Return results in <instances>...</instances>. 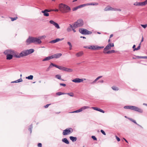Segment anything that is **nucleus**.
<instances>
[{"label": "nucleus", "mask_w": 147, "mask_h": 147, "mask_svg": "<svg viewBox=\"0 0 147 147\" xmlns=\"http://www.w3.org/2000/svg\"><path fill=\"white\" fill-rule=\"evenodd\" d=\"M34 51V50L33 49H30L25 50L21 51V52L19 54H18L17 53H13V55L14 57L16 58H20L21 57H24L26 56L29 54H30Z\"/></svg>", "instance_id": "nucleus-1"}, {"label": "nucleus", "mask_w": 147, "mask_h": 147, "mask_svg": "<svg viewBox=\"0 0 147 147\" xmlns=\"http://www.w3.org/2000/svg\"><path fill=\"white\" fill-rule=\"evenodd\" d=\"M59 11L63 13H67L71 10L70 7L67 5L62 3L59 4Z\"/></svg>", "instance_id": "nucleus-2"}, {"label": "nucleus", "mask_w": 147, "mask_h": 147, "mask_svg": "<svg viewBox=\"0 0 147 147\" xmlns=\"http://www.w3.org/2000/svg\"><path fill=\"white\" fill-rule=\"evenodd\" d=\"M26 42L27 45H28L32 43L40 44L42 43V41L40 39L36 37L29 36L26 40Z\"/></svg>", "instance_id": "nucleus-3"}, {"label": "nucleus", "mask_w": 147, "mask_h": 147, "mask_svg": "<svg viewBox=\"0 0 147 147\" xmlns=\"http://www.w3.org/2000/svg\"><path fill=\"white\" fill-rule=\"evenodd\" d=\"M124 108L125 109H130L133 110L141 113H142L143 112V110L142 109L135 106H126L124 107Z\"/></svg>", "instance_id": "nucleus-4"}, {"label": "nucleus", "mask_w": 147, "mask_h": 147, "mask_svg": "<svg viewBox=\"0 0 147 147\" xmlns=\"http://www.w3.org/2000/svg\"><path fill=\"white\" fill-rule=\"evenodd\" d=\"M84 25V21L83 20L80 19L78 20L76 22H75L73 24V27L74 28L81 27Z\"/></svg>", "instance_id": "nucleus-5"}, {"label": "nucleus", "mask_w": 147, "mask_h": 147, "mask_svg": "<svg viewBox=\"0 0 147 147\" xmlns=\"http://www.w3.org/2000/svg\"><path fill=\"white\" fill-rule=\"evenodd\" d=\"M79 32L82 34L88 35L92 33V32L88 30H87L84 28H80L79 29Z\"/></svg>", "instance_id": "nucleus-6"}, {"label": "nucleus", "mask_w": 147, "mask_h": 147, "mask_svg": "<svg viewBox=\"0 0 147 147\" xmlns=\"http://www.w3.org/2000/svg\"><path fill=\"white\" fill-rule=\"evenodd\" d=\"M73 131V129L71 128H68L63 130V135L65 136L71 133Z\"/></svg>", "instance_id": "nucleus-7"}, {"label": "nucleus", "mask_w": 147, "mask_h": 147, "mask_svg": "<svg viewBox=\"0 0 147 147\" xmlns=\"http://www.w3.org/2000/svg\"><path fill=\"white\" fill-rule=\"evenodd\" d=\"M104 10L105 11H108L109 10L117 11H118V9L112 8L110 6H107L105 8Z\"/></svg>", "instance_id": "nucleus-8"}, {"label": "nucleus", "mask_w": 147, "mask_h": 147, "mask_svg": "<svg viewBox=\"0 0 147 147\" xmlns=\"http://www.w3.org/2000/svg\"><path fill=\"white\" fill-rule=\"evenodd\" d=\"M83 80L78 78H76L72 80V81L75 83H80L83 82Z\"/></svg>", "instance_id": "nucleus-9"}, {"label": "nucleus", "mask_w": 147, "mask_h": 147, "mask_svg": "<svg viewBox=\"0 0 147 147\" xmlns=\"http://www.w3.org/2000/svg\"><path fill=\"white\" fill-rule=\"evenodd\" d=\"M49 22L50 24H52L53 25H54L55 27L57 28H60L58 24L55 22L53 20H51L49 21Z\"/></svg>", "instance_id": "nucleus-10"}, {"label": "nucleus", "mask_w": 147, "mask_h": 147, "mask_svg": "<svg viewBox=\"0 0 147 147\" xmlns=\"http://www.w3.org/2000/svg\"><path fill=\"white\" fill-rule=\"evenodd\" d=\"M62 55V54L61 53H58L54 54L53 55H52V56L53 57V59L58 58L60 57Z\"/></svg>", "instance_id": "nucleus-11"}, {"label": "nucleus", "mask_w": 147, "mask_h": 147, "mask_svg": "<svg viewBox=\"0 0 147 147\" xmlns=\"http://www.w3.org/2000/svg\"><path fill=\"white\" fill-rule=\"evenodd\" d=\"M92 108L94 110H95L98 111H99L100 112H101V113H105V111L103 110H102L100 108H99L98 107H92Z\"/></svg>", "instance_id": "nucleus-12"}, {"label": "nucleus", "mask_w": 147, "mask_h": 147, "mask_svg": "<svg viewBox=\"0 0 147 147\" xmlns=\"http://www.w3.org/2000/svg\"><path fill=\"white\" fill-rule=\"evenodd\" d=\"M63 38H62L61 39H60L59 38H56L55 39L52 40L49 42V43H56L58 41H59L60 40H62Z\"/></svg>", "instance_id": "nucleus-13"}, {"label": "nucleus", "mask_w": 147, "mask_h": 147, "mask_svg": "<svg viewBox=\"0 0 147 147\" xmlns=\"http://www.w3.org/2000/svg\"><path fill=\"white\" fill-rule=\"evenodd\" d=\"M111 46H110V43L109 44L105 47L103 51H106L111 49Z\"/></svg>", "instance_id": "nucleus-14"}, {"label": "nucleus", "mask_w": 147, "mask_h": 147, "mask_svg": "<svg viewBox=\"0 0 147 147\" xmlns=\"http://www.w3.org/2000/svg\"><path fill=\"white\" fill-rule=\"evenodd\" d=\"M41 12L43 13L44 16L47 17L49 16V13L47 12V11L45 9L44 10L42 11Z\"/></svg>", "instance_id": "nucleus-15"}, {"label": "nucleus", "mask_w": 147, "mask_h": 147, "mask_svg": "<svg viewBox=\"0 0 147 147\" xmlns=\"http://www.w3.org/2000/svg\"><path fill=\"white\" fill-rule=\"evenodd\" d=\"M13 56L14 57L13 55L10 54H7L6 55V59L7 60H11L13 58Z\"/></svg>", "instance_id": "nucleus-16"}, {"label": "nucleus", "mask_w": 147, "mask_h": 147, "mask_svg": "<svg viewBox=\"0 0 147 147\" xmlns=\"http://www.w3.org/2000/svg\"><path fill=\"white\" fill-rule=\"evenodd\" d=\"M9 53H11L12 54H13V53L14 54H15V53H15L13 51H11V52H9V51H8V50H6L4 52V53L5 55H7V54H9Z\"/></svg>", "instance_id": "nucleus-17"}, {"label": "nucleus", "mask_w": 147, "mask_h": 147, "mask_svg": "<svg viewBox=\"0 0 147 147\" xmlns=\"http://www.w3.org/2000/svg\"><path fill=\"white\" fill-rule=\"evenodd\" d=\"M62 141L63 142L67 144H69V140L67 138H63L62 139Z\"/></svg>", "instance_id": "nucleus-18"}, {"label": "nucleus", "mask_w": 147, "mask_h": 147, "mask_svg": "<svg viewBox=\"0 0 147 147\" xmlns=\"http://www.w3.org/2000/svg\"><path fill=\"white\" fill-rule=\"evenodd\" d=\"M84 54L83 51H81L79 52L76 54V55L77 57H80L82 56Z\"/></svg>", "instance_id": "nucleus-19"}, {"label": "nucleus", "mask_w": 147, "mask_h": 147, "mask_svg": "<svg viewBox=\"0 0 147 147\" xmlns=\"http://www.w3.org/2000/svg\"><path fill=\"white\" fill-rule=\"evenodd\" d=\"M53 57L52 55L46 57L44 59L42 60V61H48L51 59H53Z\"/></svg>", "instance_id": "nucleus-20"}, {"label": "nucleus", "mask_w": 147, "mask_h": 147, "mask_svg": "<svg viewBox=\"0 0 147 147\" xmlns=\"http://www.w3.org/2000/svg\"><path fill=\"white\" fill-rule=\"evenodd\" d=\"M69 138L73 142L76 141L77 139V138L76 137H73L72 136H70Z\"/></svg>", "instance_id": "nucleus-21"}, {"label": "nucleus", "mask_w": 147, "mask_h": 147, "mask_svg": "<svg viewBox=\"0 0 147 147\" xmlns=\"http://www.w3.org/2000/svg\"><path fill=\"white\" fill-rule=\"evenodd\" d=\"M69 25L70 26L68 27L67 29V31L68 32H69L71 31V28L73 29V27H73V25L72 26V25L71 24H69Z\"/></svg>", "instance_id": "nucleus-22"}, {"label": "nucleus", "mask_w": 147, "mask_h": 147, "mask_svg": "<svg viewBox=\"0 0 147 147\" xmlns=\"http://www.w3.org/2000/svg\"><path fill=\"white\" fill-rule=\"evenodd\" d=\"M65 68L66 67H62L61 66H58L57 68H58L60 70L65 71Z\"/></svg>", "instance_id": "nucleus-23"}, {"label": "nucleus", "mask_w": 147, "mask_h": 147, "mask_svg": "<svg viewBox=\"0 0 147 147\" xmlns=\"http://www.w3.org/2000/svg\"><path fill=\"white\" fill-rule=\"evenodd\" d=\"M141 42L139 44L138 46L137 47V48H135L133 49L134 51H137L139 50L140 48L141 47Z\"/></svg>", "instance_id": "nucleus-24"}, {"label": "nucleus", "mask_w": 147, "mask_h": 147, "mask_svg": "<svg viewBox=\"0 0 147 147\" xmlns=\"http://www.w3.org/2000/svg\"><path fill=\"white\" fill-rule=\"evenodd\" d=\"M22 79L21 78L20 79H18L17 80L15 81H14L12 82H11L17 83L20 82H22Z\"/></svg>", "instance_id": "nucleus-25"}, {"label": "nucleus", "mask_w": 147, "mask_h": 147, "mask_svg": "<svg viewBox=\"0 0 147 147\" xmlns=\"http://www.w3.org/2000/svg\"><path fill=\"white\" fill-rule=\"evenodd\" d=\"M55 78L58 79H59L60 80H61L62 81H64V80L63 79H61V76L59 75H57L55 76Z\"/></svg>", "instance_id": "nucleus-26"}, {"label": "nucleus", "mask_w": 147, "mask_h": 147, "mask_svg": "<svg viewBox=\"0 0 147 147\" xmlns=\"http://www.w3.org/2000/svg\"><path fill=\"white\" fill-rule=\"evenodd\" d=\"M66 94V93H63V92H57L56 94L57 95L60 96L61 95L64 94Z\"/></svg>", "instance_id": "nucleus-27"}, {"label": "nucleus", "mask_w": 147, "mask_h": 147, "mask_svg": "<svg viewBox=\"0 0 147 147\" xmlns=\"http://www.w3.org/2000/svg\"><path fill=\"white\" fill-rule=\"evenodd\" d=\"M129 119L132 122H133V123H135V124H136V125H139V124H138L137 123V122H136V121L133 119H132V118H129Z\"/></svg>", "instance_id": "nucleus-28"}, {"label": "nucleus", "mask_w": 147, "mask_h": 147, "mask_svg": "<svg viewBox=\"0 0 147 147\" xmlns=\"http://www.w3.org/2000/svg\"><path fill=\"white\" fill-rule=\"evenodd\" d=\"M112 88L114 90H119V88L117 87L116 86H114L112 87Z\"/></svg>", "instance_id": "nucleus-29"}, {"label": "nucleus", "mask_w": 147, "mask_h": 147, "mask_svg": "<svg viewBox=\"0 0 147 147\" xmlns=\"http://www.w3.org/2000/svg\"><path fill=\"white\" fill-rule=\"evenodd\" d=\"M65 71H67L68 72H71L73 71V70L71 69L68 68H65Z\"/></svg>", "instance_id": "nucleus-30"}, {"label": "nucleus", "mask_w": 147, "mask_h": 147, "mask_svg": "<svg viewBox=\"0 0 147 147\" xmlns=\"http://www.w3.org/2000/svg\"><path fill=\"white\" fill-rule=\"evenodd\" d=\"M33 78V76L32 75H30L29 76H28L27 77H26V79H28V80H32Z\"/></svg>", "instance_id": "nucleus-31"}, {"label": "nucleus", "mask_w": 147, "mask_h": 147, "mask_svg": "<svg viewBox=\"0 0 147 147\" xmlns=\"http://www.w3.org/2000/svg\"><path fill=\"white\" fill-rule=\"evenodd\" d=\"M67 43L69 45V49L70 50H71L72 49V45L71 43L69 42H67Z\"/></svg>", "instance_id": "nucleus-32"}, {"label": "nucleus", "mask_w": 147, "mask_h": 147, "mask_svg": "<svg viewBox=\"0 0 147 147\" xmlns=\"http://www.w3.org/2000/svg\"><path fill=\"white\" fill-rule=\"evenodd\" d=\"M86 6H87L86 4H84L79 5L78 6V7L79 8H80Z\"/></svg>", "instance_id": "nucleus-33"}, {"label": "nucleus", "mask_w": 147, "mask_h": 147, "mask_svg": "<svg viewBox=\"0 0 147 147\" xmlns=\"http://www.w3.org/2000/svg\"><path fill=\"white\" fill-rule=\"evenodd\" d=\"M98 49L97 46H95L92 47V50H97Z\"/></svg>", "instance_id": "nucleus-34"}, {"label": "nucleus", "mask_w": 147, "mask_h": 147, "mask_svg": "<svg viewBox=\"0 0 147 147\" xmlns=\"http://www.w3.org/2000/svg\"><path fill=\"white\" fill-rule=\"evenodd\" d=\"M50 65L51 66H52H52H53V67H56V68H57V67H58V65H56L53 63H51L50 64Z\"/></svg>", "instance_id": "nucleus-35"}, {"label": "nucleus", "mask_w": 147, "mask_h": 147, "mask_svg": "<svg viewBox=\"0 0 147 147\" xmlns=\"http://www.w3.org/2000/svg\"><path fill=\"white\" fill-rule=\"evenodd\" d=\"M103 53H105V54L107 53V54H109L112 53L111 50L107 52H106V51H103Z\"/></svg>", "instance_id": "nucleus-36"}, {"label": "nucleus", "mask_w": 147, "mask_h": 147, "mask_svg": "<svg viewBox=\"0 0 147 147\" xmlns=\"http://www.w3.org/2000/svg\"><path fill=\"white\" fill-rule=\"evenodd\" d=\"M79 9L78 6L74 7L72 9L73 11H74L78 9Z\"/></svg>", "instance_id": "nucleus-37"}, {"label": "nucleus", "mask_w": 147, "mask_h": 147, "mask_svg": "<svg viewBox=\"0 0 147 147\" xmlns=\"http://www.w3.org/2000/svg\"><path fill=\"white\" fill-rule=\"evenodd\" d=\"M66 94H67L71 96H74V94L72 92L66 93Z\"/></svg>", "instance_id": "nucleus-38"}, {"label": "nucleus", "mask_w": 147, "mask_h": 147, "mask_svg": "<svg viewBox=\"0 0 147 147\" xmlns=\"http://www.w3.org/2000/svg\"><path fill=\"white\" fill-rule=\"evenodd\" d=\"M11 18V20L12 21H13L16 20L18 18V17H16L14 18Z\"/></svg>", "instance_id": "nucleus-39"}, {"label": "nucleus", "mask_w": 147, "mask_h": 147, "mask_svg": "<svg viewBox=\"0 0 147 147\" xmlns=\"http://www.w3.org/2000/svg\"><path fill=\"white\" fill-rule=\"evenodd\" d=\"M32 125H30V127L28 129L30 131V133H31V132H32Z\"/></svg>", "instance_id": "nucleus-40"}, {"label": "nucleus", "mask_w": 147, "mask_h": 147, "mask_svg": "<svg viewBox=\"0 0 147 147\" xmlns=\"http://www.w3.org/2000/svg\"><path fill=\"white\" fill-rule=\"evenodd\" d=\"M88 107H89L88 106H84L81 108V109H82V111L83 110L87 108H88Z\"/></svg>", "instance_id": "nucleus-41"}, {"label": "nucleus", "mask_w": 147, "mask_h": 147, "mask_svg": "<svg viewBox=\"0 0 147 147\" xmlns=\"http://www.w3.org/2000/svg\"><path fill=\"white\" fill-rule=\"evenodd\" d=\"M134 56L138 59H143V56H136V55H134Z\"/></svg>", "instance_id": "nucleus-42"}, {"label": "nucleus", "mask_w": 147, "mask_h": 147, "mask_svg": "<svg viewBox=\"0 0 147 147\" xmlns=\"http://www.w3.org/2000/svg\"><path fill=\"white\" fill-rule=\"evenodd\" d=\"M141 26L144 28H145L147 27V24H141Z\"/></svg>", "instance_id": "nucleus-43"}, {"label": "nucleus", "mask_w": 147, "mask_h": 147, "mask_svg": "<svg viewBox=\"0 0 147 147\" xmlns=\"http://www.w3.org/2000/svg\"><path fill=\"white\" fill-rule=\"evenodd\" d=\"M91 137H92V138L94 140H97V139L95 137V136H92Z\"/></svg>", "instance_id": "nucleus-44"}, {"label": "nucleus", "mask_w": 147, "mask_h": 147, "mask_svg": "<svg viewBox=\"0 0 147 147\" xmlns=\"http://www.w3.org/2000/svg\"><path fill=\"white\" fill-rule=\"evenodd\" d=\"M52 67V66H51L50 65H49V66L48 67V68H47V69H46V71H49V70Z\"/></svg>", "instance_id": "nucleus-45"}, {"label": "nucleus", "mask_w": 147, "mask_h": 147, "mask_svg": "<svg viewBox=\"0 0 147 147\" xmlns=\"http://www.w3.org/2000/svg\"><path fill=\"white\" fill-rule=\"evenodd\" d=\"M139 2H136L134 4V5L136 6H139Z\"/></svg>", "instance_id": "nucleus-46"}, {"label": "nucleus", "mask_w": 147, "mask_h": 147, "mask_svg": "<svg viewBox=\"0 0 147 147\" xmlns=\"http://www.w3.org/2000/svg\"><path fill=\"white\" fill-rule=\"evenodd\" d=\"M101 132L104 135H106V134L105 133V132L102 129H101L100 130Z\"/></svg>", "instance_id": "nucleus-47"}, {"label": "nucleus", "mask_w": 147, "mask_h": 147, "mask_svg": "<svg viewBox=\"0 0 147 147\" xmlns=\"http://www.w3.org/2000/svg\"><path fill=\"white\" fill-rule=\"evenodd\" d=\"M37 146L38 147H42V144L41 143H39L38 144Z\"/></svg>", "instance_id": "nucleus-48"}, {"label": "nucleus", "mask_w": 147, "mask_h": 147, "mask_svg": "<svg viewBox=\"0 0 147 147\" xmlns=\"http://www.w3.org/2000/svg\"><path fill=\"white\" fill-rule=\"evenodd\" d=\"M116 139L117 140L118 142H119L120 141V138H119V137H118L117 136H116Z\"/></svg>", "instance_id": "nucleus-49"}, {"label": "nucleus", "mask_w": 147, "mask_h": 147, "mask_svg": "<svg viewBox=\"0 0 147 147\" xmlns=\"http://www.w3.org/2000/svg\"><path fill=\"white\" fill-rule=\"evenodd\" d=\"M76 111V112H77V113H79V112H80L82 111V109L81 108L80 109H78V110H77Z\"/></svg>", "instance_id": "nucleus-50"}, {"label": "nucleus", "mask_w": 147, "mask_h": 147, "mask_svg": "<svg viewBox=\"0 0 147 147\" xmlns=\"http://www.w3.org/2000/svg\"><path fill=\"white\" fill-rule=\"evenodd\" d=\"M60 85L61 86H66V84H65L63 83H60Z\"/></svg>", "instance_id": "nucleus-51"}, {"label": "nucleus", "mask_w": 147, "mask_h": 147, "mask_svg": "<svg viewBox=\"0 0 147 147\" xmlns=\"http://www.w3.org/2000/svg\"><path fill=\"white\" fill-rule=\"evenodd\" d=\"M52 11H53L58 12L59 11V9H52Z\"/></svg>", "instance_id": "nucleus-52"}, {"label": "nucleus", "mask_w": 147, "mask_h": 147, "mask_svg": "<svg viewBox=\"0 0 147 147\" xmlns=\"http://www.w3.org/2000/svg\"><path fill=\"white\" fill-rule=\"evenodd\" d=\"M143 4V5H145L147 4V3L146 2V1H144L142 2Z\"/></svg>", "instance_id": "nucleus-53"}, {"label": "nucleus", "mask_w": 147, "mask_h": 147, "mask_svg": "<svg viewBox=\"0 0 147 147\" xmlns=\"http://www.w3.org/2000/svg\"><path fill=\"white\" fill-rule=\"evenodd\" d=\"M97 47L98 48V49H103L104 48V47L102 46V47H99L97 46Z\"/></svg>", "instance_id": "nucleus-54"}, {"label": "nucleus", "mask_w": 147, "mask_h": 147, "mask_svg": "<svg viewBox=\"0 0 147 147\" xmlns=\"http://www.w3.org/2000/svg\"><path fill=\"white\" fill-rule=\"evenodd\" d=\"M98 5V3H92V5Z\"/></svg>", "instance_id": "nucleus-55"}, {"label": "nucleus", "mask_w": 147, "mask_h": 147, "mask_svg": "<svg viewBox=\"0 0 147 147\" xmlns=\"http://www.w3.org/2000/svg\"><path fill=\"white\" fill-rule=\"evenodd\" d=\"M50 105V104H47L45 106H44V107L46 108H47Z\"/></svg>", "instance_id": "nucleus-56"}, {"label": "nucleus", "mask_w": 147, "mask_h": 147, "mask_svg": "<svg viewBox=\"0 0 147 147\" xmlns=\"http://www.w3.org/2000/svg\"><path fill=\"white\" fill-rule=\"evenodd\" d=\"M93 3H86L87 6L90 5H92Z\"/></svg>", "instance_id": "nucleus-57"}, {"label": "nucleus", "mask_w": 147, "mask_h": 147, "mask_svg": "<svg viewBox=\"0 0 147 147\" xmlns=\"http://www.w3.org/2000/svg\"><path fill=\"white\" fill-rule=\"evenodd\" d=\"M139 6H143L144 5H143V4L142 2H139Z\"/></svg>", "instance_id": "nucleus-58"}, {"label": "nucleus", "mask_w": 147, "mask_h": 147, "mask_svg": "<svg viewBox=\"0 0 147 147\" xmlns=\"http://www.w3.org/2000/svg\"><path fill=\"white\" fill-rule=\"evenodd\" d=\"M45 10H46V11H47L48 13V12H50L52 11V10H49L48 9H45Z\"/></svg>", "instance_id": "nucleus-59"}, {"label": "nucleus", "mask_w": 147, "mask_h": 147, "mask_svg": "<svg viewBox=\"0 0 147 147\" xmlns=\"http://www.w3.org/2000/svg\"><path fill=\"white\" fill-rule=\"evenodd\" d=\"M110 46H111V47H113L114 46V44L113 43H110Z\"/></svg>", "instance_id": "nucleus-60"}, {"label": "nucleus", "mask_w": 147, "mask_h": 147, "mask_svg": "<svg viewBox=\"0 0 147 147\" xmlns=\"http://www.w3.org/2000/svg\"><path fill=\"white\" fill-rule=\"evenodd\" d=\"M98 82H100V83H103L104 82V80H100L98 81Z\"/></svg>", "instance_id": "nucleus-61"}, {"label": "nucleus", "mask_w": 147, "mask_h": 147, "mask_svg": "<svg viewBox=\"0 0 147 147\" xmlns=\"http://www.w3.org/2000/svg\"><path fill=\"white\" fill-rule=\"evenodd\" d=\"M111 51L112 53L116 52H115V51L114 50H111Z\"/></svg>", "instance_id": "nucleus-62"}, {"label": "nucleus", "mask_w": 147, "mask_h": 147, "mask_svg": "<svg viewBox=\"0 0 147 147\" xmlns=\"http://www.w3.org/2000/svg\"><path fill=\"white\" fill-rule=\"evenodd\" d=\"M88 48L89 49H92V46H90Z\"/></svg>", "instance_id": "nucleus-63"}, {"label": "nucleus", "mask_w": 147, "mask_h": 147, "mask_svg": "<svg viewBox=\"0 0 147 147\" xmlns=\"http://www.w3.org/2000/svg\"><path fill=\"white\" fill-rule=\"evenodd\" d=\"M143 59H147V56H143Z\"/></svg>", "instance_id": "nucleus-64"}]
</instances>
